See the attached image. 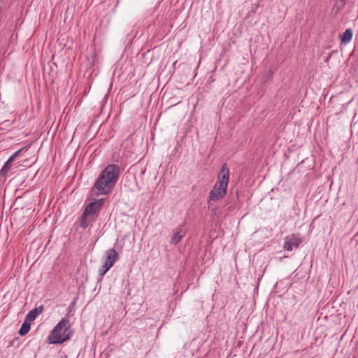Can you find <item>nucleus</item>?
Returning <instances> with one entry per match:
<instances>
[{
  "instance_id": "1",
  "label": "nucleus",
  "mask_w": 358,
  "mask_h": 358,
  "mask_svg": "<svg viewBox=\"0 0 358 358\" xmlns=\"http://www.w3.org/2000/svg\"><path fill=\"white\" fill-rule=\"evenodd\" d=\"M120 171V167L116 164H109L105 167L93 187L97 191V194L105 195L112 191L118 180Z\"/></svg>"
},
{
  "instance_id": "2",
  "label": "nucleus",
  "mask_w": 358,
  "mask_h": 358,
  "mask_svg": "<svg viewBox=\"0 0 358 358\" xmlns=\"http://www.w3.org/2000/svg\"><path fill=\"white\" fill-rule=\"evenodd\" d=\"M229 180V171L226 164H222L217 180L209 193V201L222 199L226 194Z\"/></svg>"
},
{
  "instance_id": "3",
  "label": "nucleus",
  "mask_w": 358,
  "mask_h": 358,
  "mask_svg": "<svg viewBox=\"0 0 358 358\" xmlns=\"http://www.w3.org/2000/svg\"><path fill=\"white\" fill-rule=\"evenodd\" d=\"M69 320L62 319L53 328L48 337L50 344H60L70 339L72 334L70 331Z\"/></svg>"
},
{
  "instance_id": "4",
  "label": "nucleus",
  "mask_w": 358,
  "mask_h": 358,
  "mask_svg": "<svg viewBox=\"0 0 358 358\" xmlns=\"http://www.w3.org/2000/svg\"><path fill=\"white\" fill-rule=\"evenodd\" d=\"M103 202V199H98L94 202L90 203L85 208L83 213L84 216H90L92 219H94V216L96 213L99 210L102 203Z\"/></svg>"
},
{
  "instance_id": "5",
  "label": "nucleus",
  "mask_w": 358,
  "mask_h": 358,
  "mask_svg": "<svg viewBox=\"0 0 358 358\" xmlns=\"http://www.w3.org/2000/svg\"><path fill=\"white\" fill-rule=\"evenodd\" d=\"M301 243L300 238L296 235H292L290 237H287L284 243V249L287 251H292L294 248H296Z\"/></svg>"
},
{
  "instance_id": "6",
  "label": "nucleus",
  "mask_w": 358,
  "mask_h": 358,
  "mask_svg": "<svg viewBox=\"0 0 358 358\" xmlns=\"http://www.w3.org/2000/svg\"><path fill=\"white\" fill-rule=\"evenodd\" d=\"M119 255L116 250L111 248L106 251V259L105 264L112 267L115 262L118 259Z\"/></svg>"
},
{
  "instance_id": "7",
  "label": "nucleus",
  "mask_w": 358,
  "mask_h": 358,
  "mask_svg": "<svg viewBox=\"0 0 358 358\" xmlns=\"http://www.w3.org/2000/svg\"><path fill=\"white\" fill-rule=\"evenodd\" d=\"M185 231L182 227H179L176 229V232L173 234L171 240L170 241L171 245H176L181 239L185 236Z\"/></svg>"
},
{
  "instance_id": "8",
  "label": "nucleus",
  "mask_w": 358,
  "mask_h": 358,
  "mask_svg": "<svg viewBox=\"0 0 358 358\" xmlns=\"http://www.w3.org/2000/svg\"><path fill=\"white\" fill-rule=\"evenodd\" d=\"M43 306H40L31 310L26 315L25 320L29 322L34 321L36 319V317L43 312Z\"/></svg>"
},
{
  "instance_id": "9",
  "label": "nucleus",
  "mask_w": 358,
  "mask_h": 358,
  "mask_svg": "<svg viewBox=\"0 0 358 358\" xmlns=\"http://www.w3.org/2000/svg\"><path fill=\"white\" fill-rule=\"evenodd\" d=\"M30 327H31L30 322H27L24 320V322L22 324V326L19 330V334L22 336L26 335L29 331Z\"/></svg>"
},
{
  "instance_id": "10",
  "label": "nucleus",
  "mask_w": 358,
  "mask_h": 358,
  "mask_svg": "<svg viewBox=\"0 0 358 358\" xmlns=\"http://www.w3.org/2000/svg\"><path fill=\"white\" fill-rule=\"evenodd\" d=\"M352 38V31L350 29H346L341 36V41L343 43H348Z\"/></svg>"
},
{
  "instance_id": "11",
  "label": "nucleus",
  "mask_w": 358,
  "mask_h": 358,
  "mask_svg": "<svg viewBox=\"0 0 358 358\" xmlns=\"http://www.w3.org/2000/svg\"><path fill=\"white\" fill-rule=\"evenodd\" d=\"M93 220L94 219H92L90 216H84V213H83L81 223H80L81 227L83 229H86L89 225H90V224Z\"/></svg>"
},
{
  "instance_id": "12",
  "label": "nucleus",
  "mask_w": 358,
  "mask_h": 358,
  "mask_svg": "<svg viewBox=\"0 0 358 358\" xmlns=\"http://www.w3.org/2000/svg\"><path fill=\"white\" fill-rule=\"evenodd\" d=\"M110 268V266L104 264L99 269V275L103 277Z\"/></svg>"
},
{
  "instance_id": "13",
  "label": "nucleus",
  "mask_w": 358,
  "mask_h": 358,
  "mask_svg": "<svg viewBox=\"0 0 358 358\" xmlns=\"http://www.w3.org/2000/svg\"><path fill=\"white\" fill-rule=\"evenodd\" d=\"M22 150V148L18 150L17 151H16L13 155H11L8 159L7 160V164H10L12 163L15 157L18 155V154Z\"/></svg>"
},
{
  "instance_id": "14",
  "label": "nucleus",
  "mask_w": 358,
  "mask_h": 358,
  "mask_svg": "<svg viewBox=\"0 0 358 358\" xmlns=\"http://www.w3.org/2000/svg\"><path fill=\"white\" fill-rule=\"evenodd\" d=\"M9 164H7V162L4 164V165L3 166V167L1 168V169L0 171V173L1 175H5L8 173V171L10 169Z\"/></svg>"
}]
</instances>
